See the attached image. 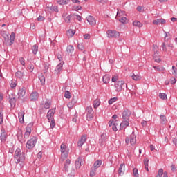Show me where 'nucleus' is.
I'll return each instance as SVG.
<instances>
[{
  "label": "nucleus",
  "mask_w": 177,
  "mask_h": 177,
  "mask_svg": "<svg viewBox=\"0 0 177 177\" xmlns=\"http://www.w3.org/2000/svg\"><path fill=\"white\" fill-rule=\"evenodd\" d=\"M50 102H49V100H46V102L44 104V109H50Z\"/></svg>",
  "instance_id": "ea45409f"
},
{
  "label": "nucleus",
  "mask_w": 177,
  "mask_h": 177,
  "mask_svg": "<svg viewBox=\"0 0 177 177\" xmlns=\"http://www.w3.org/2000/svg\"><path fill=\"white\" fill-rule=\"evenodd\" d=\"M117 123L114 122L113 124V127H112V129L113 131H114V132H117V131L118 130L117 129Z\"/></svg>",
  "instance_id": "bf43d9fd"
},
{
  "label": "nucleus",
  "mask_w": 177,
  "mask_h": 177,
  "mask_svg": "<svg viewBox=\"0 0 177 177\" xmlns=\"http://www.w3.org/2000/svg\"><path fill=\"white\" fill-rule=\"evenodd\" d=\"M77 48H78V49H80V50H84V44H78Z\"/></svg>",
  "instance_id": "e2e57ef3"
},
{
  "label": "nucleus",
  "mask_w": 177,
  "mask_h": 177,
  "mask_svg": "<svg viewBox=\"0 0 177 177\" xmlns=\"http://www.w3.org/2000/svg\"><path fill=\"white\" fill-rule=\"evenodd\" d=\"M14 159L16 164H19L21 168L24 167V161H26V153H21L20 148H17L15 151Z\"/></svg>",
  "instance_id": "f257e3e1"
},
{
  "label": "nucleus",
  "mask_w": 177,
  "mask_h": 177,
  "mask_svg": "<svg viewBox=\"0 0 177 177\" xmlns=\"http://www.w3.org/2000/svg\"><path fill=\"white\" fill-rule=\"evenodd\" d=\"M86 20L88 23H89L90 26H95L96 24V20L95 18L91 15H89L87 18Z\"/></svg>",
  "instance_id": "a211bd4d"
},
{
  "label": "nucleus",
  "mask_w": 177,
  "mask_h": 177,
  "mask_svg": "<svg viewBox=\"0 0 177 177\" xmlns=\"http://www.w3.org/2000/svg\"><path fill=\"white\" fill-rule=\"evenodd\" d=\"M37 20L38 21H44V20H45V17H44L42 15H40L38 17Z\"/></svg>",
  "instance_id": "69168bd1"
},
{
  "label": "nucleus",
  "mask_w": 177,
  "mask_h": 177,
  "mask_svg": "<svg viewBox=\"0 0 177 177\" xmlns=\"http://www.w3.org/2000/svg\"><path fill=\"white\" fill-rule=\"evenodd\" d=\"M64 97L66 99H70L71 97V93L68 91H66L64 93Z\"/></svg>",
  "instance_id": "79ce46f5"
},
{
  "label": "nucleus",
  "mask_w": 177,
  "mask_h": 177,
  "mask_svg": "<svg viewBox=\"0 0 177 177\" xmlns=\"http://www.w3.org/2000/svg\"><path fill=\"white\" fill-rule=\"evenodd\" d=\"M144 165L146 171L149 172V158H146L144 159Z\"/></svg>",
  "instance_id": "7c9ffc66"
},
{
  "label": "nucleus",
  "mask_w": 177,
  "mask_h": 177,
  "mask_svg": "<svg viewBox=\"0 0 177 177\" xmlns=\"http://www.w3.org/2000/svg\"><path fill=\"white\" fill-rule=\"evenodd\" d=\"M17 136L19 142H21L23 140V131L21 130H19L17 131Z\"/></svg>",
  "instance_id": "a878e982"
},
{
  "label": "nucleus",
  "mask_w": 177,
  "mask_h": 177,
  "mask_svg": "<svg viewBox=\"0 0 177 177\" xmlns=\"http://www.w3.org/2000/svg\"><path fill=\"white\" fill-rule=\"evenodd\" d=\"M170 82L171 85H174V84H176V79L175 77H171Z\"/></svg>",
  "instance_id": "0e129e2a"
},
{
  "label": "nucleus",
  "mask_w": 177,
  "mask_h": 177,
  "mask_svg": "<svg viewBox=\"0 0 177 177\" xmlns=\"http://www.w3.org/2000/svg\"><path fill=\"white\" fill-rule=\"evenodd\" d=\"M172 71H173V72H172L173 75H175V77H176L177 76V68L175 66H172Z\"/></svg>",
  "instance_id": "603ef678"
},
{
  "label": "nucleus",
  "mask_w": 177,
  "mask_h": 177,
  "mask_svg": "<svg viewBox=\"0 0 177 177\" xmlns=\"http://www.w3.org/2000/svg\"><path fill=\"white\" fill-rule=\"evenodd\" d=\"M129 117H131V111L128 109H125L122 112V118H123V120H129Z\"/></svg>",
  "instance_id": "2eb2a0df"
},
{
  "label": "nucleus",
  "mask_w": 177,
  "mask_h": 177,
  "mask_svg": "<svg viewBox=\"0 0 177 177\" xmlns=\"http://www.w3.org/2000/svg\"><path fill=\"white\" fill-rule=\"evenodd\" d=\"M19 62L22 66H26V62L24 57H20Z\"/></svg>",
  "instance_id": "052dcab7"
},
{
  "label": "nucleus",
  "mask_w": 177,
  "mask_h": 177,
  "mask_svg": "<svg viewBox=\"0 0 177 177\" xmlns=\"http://www.w3.org/2000/svg\"><path fill=\"white\" fill-rule=\"evenodd\" d=\"M74 34H75V30H73V29H70L66 32V35L68 37H73L74 35Z\"/></svg>",
  "instance_id": "2f4dec72"
},
{
  "label": "nucleus",
  "mask_w": 177,
  "mask_h": 177,
  "mask_svg": "<svg viewBox=\"0 0 177 177\" xmlns=\"http://www.w3.org/2000/svg\"><path fill=\"white\" fill-rule=\"evenodd\" d=\"M160 124L165 125V124L167 123V117H165V115H160Z\"/></svg>",
  "instance_id": "c85d7f7f"
},
{
  "label": "nucleus",
  "mask_w": 177,
  "mask_h": 177,
  "mask_svg": "<svg viewBox=\"0 0 177 177\" xmlns=\"http://www.w3.org/2000/svg\"><path fill=\"white\" fill-rule=\"evenodd\" d=\"M86 142V136H82L77 142L78 147H82L83 145Z\"/></svg>",
  "instance_id": "ddd939ff"
},
{
  "label": "nucleus",
  "mask_w": 177,
  "mask_h": 177,
  "mask_svg": "<svg viewBox=\"0 0 177 177\" xmlns=\"http://www.w3.org/2000/svg\"><path fill=\"white\" fill-rule=\"evenodd\" d=\"M122 88H127V84H125V82L124 80H120L115 84L116 92H120V91H122Z\"/></svg>",
  "instance_id": "20e7f679"
},
{
  "label": "nucleus",
  "mask_w": 177,
  "mask_h": 177,
  "mask_svg": "<svg viewBox=\"0 0 177 177\" xmlns=\"http://www.w3.org/2000/svg\"><path fill=\"white\" fill-rule=\"evenodd\" d=\"M84 165V157L80 156L78 159L75 161V165L77 169L81 168V165Z\"/></svg>",
  "instance_id": "1a4fd4ad"
},
{
  "label": "nucleus",
  "mask_w": 177,
  "mask_h": 177,
  "mask_svg": "<svg viewBox=\"0 0 177 177\" xmlns=\"http://www.w3.org/2000/svg\"><path fill=\"white\" fill-rule=\"evenodd\" d=\"M63 64H64V62H61L56 66L55 71L57 74H59L63 70Z\"/></svg>",
  "instance_id": "aec40b11"
},
{
  "label": "nucleus",
  "mask_w": 177,
  "mask_h": 177,
  "mask_svg": "<svg viewBox=\"0 0 177 177\" xmlns=\"http://www.w3.org/2000/svg\"><path fill=\"white\" fill-rule=\"evenodd\" d=\"M86 120L87 121H92L93 120V113H87Z\"/></svg>",
  "instance_id": "58836bf2"
},
{
  "label": "nucleus",
  "mask_w": 177,
  "mask_h": 177,
  "mask_svg": "<svg viewBox=\"0 0 177 177\" xmlns=\"http://www.w3.org/2000/svg\"><path fill=\"white\" fill-rule=\"evenodd\" d=\"M66 23H70V20H71V15H68L67 17L64 18Z\"/></svg>",
  "instance_id": "5fc2aeb1"
},
{
  "label": "nucleus",
  "mask_w": 177,
  "mask_h": 177,
  "mask_svg": "<svg viewBox=\"0 0 177 177\" xmlns=\"http://www.w3.org/2000/svg\"><path fill=\"white\" fill-rule=\"evenodd\" d=\"M86 111L87 114H93V109L91 106L86 107Z\"/></svg>",
  "instance_id": "a19ab883"
},
{
  "label": "nucleus",
  "mask_w": 177,
  "mask_h": 177,
  "mask_svg": "<svg viewBox=\"0 0 177 177\" xmlns=\"http://www.w3.org/2000/svg\"><path fill=\"white\" fill-rule=\"evenodd\" d=\"M26 87L23 86L21 88H20L18 91V99H20L21 97H24V96H26Z\"/></svg>",
  "instance_id": "9b49d317"
},
{
  "label": "nucleus",
  "mask_w": 177,
  "mask_h": 177,
  "mask_svg": "<svg viewBox=\"0 0 177 177\" xmlns=\"http://www.w3.org/2000/svg\"><path fill=\"white\" fill-rule=\"evenodd\" d=\"M57 2L59 5H67L70 0H57Z\"/></svg>",
  "instance_id": "c756f323"
},
{
  "label": "nucleus",
  "mask_w": 177,
  "mask_h": 177,
  "mask_svg": "<svg viewBox=\"0 0 177 177\" xmlns=\"http://www.w3.org/2000/svg\"><path fill=\"white\" fill-rule=\"evenodd\" d=\"M102 81L104 84H109V82H110V76L109 75H105L102 77Z\"/></svg>",
  "instance_id": "cd10ccee"
},
{
  "label": "nucleus",
  "mask_w": 177,
  "mask_h": 177,
  "mask_svg": "<svg viewBox=\"0 0 177 177\" xmlns=\"http://www.w3.org/2000/svg\"><path fill=\"white\" fill-rule=\"evenodd\" d=\"M125 142L128 145V143H131V145H135L136 143V136L135 133H132L129 137H127L125 139Z\"/></svg>",
  "instance_id": "0eeeda50"
},
{
  "label": "nucleus",
  "mask_w": 177,
  "mask_h": 177,
  "mask_svg": "<svg viewBox=\"0 0 177 177\" xmlns=\"http://www.w3.org/2000/svg\"><path fill=\"white\" fill-rule=\"evenodd\" d=\"M162 48L163 52H167V46L165 45V42L162 43Z\"/></svg>",
  "instance_id": "338daca9"
},
{
  "label": "nucleus",
  "mask_w": 177,
  "mask_h": 177,
  "mask_svg": "<svg viewBox=\"0 0 177 177\" xmlns=\"http://www.w3.org/2000/svg\"><path fill=\"white\" fill-rule=\"evenodd\" d=\"M30 100L32 102H35V100H37L38 99V93L37 91H34L30 94Z\"/></svg>",
  "instance_id": "412c9836"
},
{
  "label": "nucleus",
  "mask_w": 177,
  "mask_h": 177,
  "mask_svg": "<svg viewBox=\"0 0 177 177\" xmlns=\"http://www.w3.org/2000/svg\"><path fill=\"white\" fill-rule=\"evenodd\" d=\"M66 52L68 55H70L71 56L73 55V52H74V46L73 45H69L66 48Z\"/></svg>",
  "instance_id": "5701e85b"
},
{
  "label": "nucleus",
  "mask_w": 177,
  "mask_h": 177,
  "mask_svg": "<svg viewBox=\"0 0 177 177\" xmlns=\"http://www.w3.org/2000/svg\"><path fill=\"white\" fill-rule=\"evenodd\" d=\"M17 85V82H16V80H12L10 83L11 88H16Z\"/></svg>",
  "instance_id": "864d4df0"
},
{
  "label": "nucleus",
  "mask_w": 177,
  "mask_h": 177,
  "mask_svg": "<svg viewBox=\"0 0 177 177\" xmlns=\"http://www.w3.org/2000/svg\"><path fill=\"white\" fill-rule=\"evenodd\" d=\"M119 21H120V23H122V24H126V23H128L129 20H128V19H127V17H122L120 19H119Z\"/></svg>",
  "instance_id": "c9c22d12"
},
{
  "label": "nucleus",
  "mask_w": 177,
  "mask_h": 177,
  "mask_svg": "<svg viewBox=\"0 0 177 177\" xmlns=\"http://www.w3.org/2000/svg\"><path fill=\"white\" fill-rule=\"evenodd\" d=\"M102 165V160H96L93 164V168L97 169Z\"/></svg>",
  "instance_id": "bb28decb"
},
{
  "label": "nucleus",
  "mask_w": 177,
  "mask_h": 177,
  "mask_svg": "<svg viewBox=\"0 0 177 177\" xmlns=\"http://www.w3.org/2000/svg\"><path fill=\"white\" fill-rule=\"evenodd\" d=\"M124 168H125V164H124V163L120 164V165L119 167L118 171L119 175H122V169H124Z\"/></svg>",
  "instance_id": "f704fd0d"
},
{
  "label": "nucleus",
  "mask_w": 177,
  "mask_h": 177,
  "mask_svg": "<svg viewBox=\"0 0 177 177\" xmlns=\"http://www.w3.org/2000/svg\"><path fill=\"white\" fill-rule=\"evenodd\" d=\"M3 124V111L0 109V125Z\"/></svg>",
  "instance_id": "e433bc0d"
},
{
  "label": "nucleus",
  "mask_w": 177,
  "mask_h": 177,
  "mask_svg": "<svg viewBox=\"0 0 177 177\" xmlns=\"http://www.w3.org/2000/svg\"><path fill=\"white\" fill-rule=\"evenodd\" d=\"M50 10L51 12H59V9H58L57 6H51Z\"/></svg>",
  "instance_id": "3c124183"
},
{
  "label": "nucleus",
  "mask_w": 177,
  "mask_h": 177,
  "mask_svg": "<svg viewBox=\"0 0 177 177\" xmlns=\"http://www.w3.org/2000/svg\"><path fill=\"white\" fill-rule=\"evenodd\" d=\"M37 158H39V160H41V158H42V151H39L37 155Z\"/></svg>",
  "instance_id": "774afa93"
},
{
  "label": "nucleus",
  "mask_w": 177,
  "mask_h": 177,
  "mask_svg": "<svg viewBox=\"0 0 177 177\" xmlns=\"http://www.w3.org/2000/svg\"><path fill=\"white\" fill-rule=\"evenodd\" d=\"M129 125V120H123L120 124V129H125Z\"/></svg>",
  "instance_id": "dca6fc26"
},
{
  "label": "nucleus",
  "mask_w": 177,
  "mask_h": 177,
  "mask_svg": "<svg viewBox=\"0 0 177 177\" xmlns=\"http://www.w3.org/2000/svg\"><path fill=\"white\" fill-rule=\"evenodd\" d=\"M9 103L11 107H15L16 106V97L14 93H11L8 97Z\"/></svg>",
  "instance_id": "6e6552de"
},
{
  "label": "nucleus",
  "mask_w": 177,
  "mask_h": 177,
  "mask_svg": "<svg viewBox=\"0 0 177 177\" xmlns=\"http://www.w3.org/2000/svg\"><path fill=\"white\" fill-rule=\"evenodd\" d=\"M153 60H155L156 63H160V62H161L160 55H158V51H156L155 53L153 54Z\"/></svg>",
  "instance_id": "b1692460"
},
{
  "label": "nucleus",
  "mask_w": 177,
  "mask_h": 177,
  "mask_svg": "<svg viewBox=\"0 0 177 177\" xmlns=\"http://www.w3.org/2000/svg\"><path fill=\"white\" fill-rule=\"evenodd\" d=\"M131 78H132V80H133L134 81H139V80H140V76L134 75V74L133 73V75H131Z\"/></svg>",
  "instance_id": "37998d69"
},
{
  "label": "nucleus",
  "mask_w": 177,
  "mask_h": 177,
  "mask_svg": "<svg viewBox=\"0 0 177 177\" xmlns=\"http://www.w3.org/2000/svg\"><path fill=\"white\" fill-rule=\"evenodd\" d=\"M24 111H21L18 113V118L21 124H23L24 122Z\"/></svg>",
  "instance_id": "4be33fe9"
},
{
  "label": "nucleus",
  "mask_w": 177,
  "mask_h": 177,
  "mask_svg": "<svg viewBox=\"0 0 177 177\" xmlns=\"http://www.w3.org/2000/svg\"><path fill=\"white\" fill-rule=\"evenodd\" d=\"M159 97L162 99V100H165V99H167V94L160 93H159Z\"/></svg>",
  "instance_id": "8fccbe9b"
},
{
  "label": "nucleus",
  "mask_w": 177,
  "mask_h": 177,
  "mask_svg": "<svg viewBox=\"0 0 177 177\" xmlns=\"http://www.w3.org/2000/svg\"><path fill=\"white\" fill-rule=\"evenodd\" d=\"M106 35L108 38H119L120 33L117 30H109L106 31Z\"/></svg>",
  "instance_id": "423d86ee"
},
{
  "label": "nucleus",
  "mask_w": 177,
  "mask_h": 177,
  "mask_svg": "<svg viewBox=\"0 0 177 177\" xmlns=\"http://www.w3.org/2000/svg\"><path fill=\"white\" fill-rule=\"evenodd\" d=\"M6 138H8V134L6 133V131H5V129H3L1 131V136H0L1 141L3 143H5V142H6Z\"/></svg>",
  "instance_id": "f8f14e48"
},
{
  "label": "nucleus",
  "mask_w": 177,
  "mask_h": 177,
  "mask_svg": "<svg viewBox=\"0 0 177 177\" xmlns=\"http://www.w3.org/2000/svg\"><path fill=\"white\" fill-rule=\"evenodd\" d=\"M32 50L33 55H37V53H38V45L35 44V45L32 47Z\"/></svg>",
  "instance_id": "72a5a7b5"
},
{
  "label": "nucleus",
  "mask_w": 177,
  "mask_h": 177,
  "mask_svg": "<svg viewBox=\"0 0 177 177\" xmlns=\"http://www.w3.org/2000/svg\"><path fill=\"white\" fill-rule=\"evenodd\" d=\"M93 106H94V109H97V107L100 106V102H99V100H95L94 101Z\"/></svg>",
  "instance_id": "a18cd8bd"
},
{
  "label": "nucleus",
  "mask_w": 177,
  "mask_h": 177,
  "mask_svg": "<svg viewBox=\"0 0 177 177\" xmlns=\"http://www.w3.org/2000/svg\"><path fill=\"white\" fill-rule=\"evenodd\" d=\"M39 80H40L41 85H45V76L44 75H41L39 77Z\"/></svg>",
  "instance_id": "c03bdc74"
},
{
  "label": "nucleus",
  "mask_w": 177,
  "mask_h": 177,
  "mask_svg": "<svg viewBox=\"0 0 177 177\" xmlns=\"http://www.w3.org/2000/svg\"><path fill=\"white\" fill-rule=\"evenodd\" d=\"M107 139H109V136H107V134L106 133H103L101 135V138L99 140V142L100 143V145L103 146V145H104V143H106V140H107Z\"/></svg>",
  "instance_id": "9d476101"
},
{
  "label": "nucleus",
  "mask_w": 177,
  "mask_h": 177,
  "mask_svg": "<svg viewBox=\"0 0 177 177\" xmlns=\"http://www.w3.org/2000/svg\"><path fill=\"white\" fill-rule=\"evenodd\" d=\"M55 113H56V110L55 109H50L48 112L47 113V118L48 121H50V119L53 115H55Z\"/></svg>",
  "instance_id": "6ab92c4d"
},
{
  "label": "nucleus",
  "mask_w": 177,
  "mask_h": 177,
  "mask_svg": "<svg viewBox=\"0 0 177 177\" xmlns=\"http://www.w3.org/2000/svg\"><path fill=\"white\" fill-rule=\"evenodd\" d=\"M158 176H164V169H160L158 171Z\"/></svg>",
  "instance_id": "4d7b16f0"
},
{
  "label": "nucleus",
  "mask_w": 177,
  "mask_h": 177,
  "mask_svg": "<svg viewBox=\"0 0 177 177\" xmlns=\"http://www.w3.org/2000/svg\"><path fill=\"white\" fill-rule=\"evenodd\" d=\"M15 77H17V78H19V80H22L23 77H24V73L18 71L15 73Z\"/></svg>",
  "instance_id": "393cba45"
},
{
  "label": "nucleus",
  "mask_w": 177,
  "mask_h": 177,
  "mask_svg": "<svg viewBox=\"0 0 177 177\" xmlns=\"http://www.w3.org/2000/svg\"><path fill=\"white\" fill-rule=\"evenodd\" d=\"M48 70H49V64H48L47 63H46L44 64V73H47Z\"/></svg>",
  "instance_id": "13d9d810"
},
{
  "label": "nucleus",
  "mask_w": 177,
  "mask_h": 177,
  "mask_svg": "<svg viewBox=\"0 0 177 177\" xmlns=\"http://www.w3.org/2000/svg\"><path fill=\"white\" fill-rule=\"evenodd\" d=\"M55 126H56V122H55V120L54 119H51V121H50V128L53 129V128H55Z\"/></svg>",
  "instance_id": "6e6d98bb"
},
{
  "label": "nucleus",
  "mask_w": 177,
  "mask_h": 177,
  "mask_svg": "<svg viewBox=\"0 0 177 177\" xmlns=\"http://www.w3.org/2000/svg\"><path fill=\"white\" fill-rule=\"evenodd\" d=\"M28 69L30 73H32V71H34V65H32V64H29Z\"/></svg>",
  "instance_id": "680f3d73"
},
{
  "label": "nucleus",
  "mask_w": 177,
  "mask_h": 177,
  "mask_svg": "<svg viewBox=\"0 0 177 177\" xmlns=\"http://www.w3.org/2000/svg\"><path fill=\"white\" fill-rule=\"evenodd\" d=\"M31 127H32V124H29L26 127V131L25 132V134H24V138L26 139H28L30 135H31Z\"/></svg>",
  "instance_id": "4468645a"
},
{
  "label": "nucleus",
  "mask_w": 177,
  "mask_h": 177,
  "mask_svg": "<svg viewBox=\"0 0 177 177\" xmlns=\"http://www.w3.org/2000/svg\"><path fill=\"white\" fill-rule=\"evenodd\" d=\"M133 24L136 27H142V26H143V24L142 23H140V21H134L133 22Z\"/></svg>",
  "instance_id": "4c0bfd02"
},
{
  "label": "nucleus",
  "mask_w": 177,
  "mask_h": 177,
  "mask_svg": "<svg viewBox=\"0 0 177 177\" xmlns=\"http://www.w3.org/2000/svg\"><path fill=\"white\" fill-rule=\"evenodd\" d=\"M133 173L134 176L139 177V171L138 170L137 168H134L133 169Z\"/></svg>",
  "instance_id": "09e8293b"
},
{
  "label": "nucleus",
  "mask_w": 177,
  "mask_h": 177,
  "mask_svg": "<svg viewBox=\"0 0 177 177\" xmlns=\"http://www.w3.org/2000/svg\"><path fill=\"white\" fill-rule=\"evenodd\" d=\"M166 23L167 21H165V19L162 18L155 19L153 21V24H155L156 26H158V24H165Z\"/></svg>",
  "instance_id": "f3484780"
},
{
  "label": "nucleus",
  "mask_w": 177,
  "mask_h": 177,
  "mask_svg": "<svg viewBox=\"0 0 177 177\" xmlns=\"http://www.w3.org/2000/svg\"><path fill=\"white\" fill-rule=\"evenodd\" d=\"M71 164V161L69 160V159H67L66 160V163L64 164V170L66 171V172H68V165H70Z\"/></svg>",
  "instance_id": "473e14b6"
},
{
  "label": "nucleus",
  "mask_w": 177,
  "mask_h": 177,
  "mask_svg": "<svg viewBox=\"0 0 177 177\" xmlns=\"http://www.w3.org/2000/svg\"><path fill=\"white\" fill-rule=\"evenodd\" d=\"M1 35L3 38H4V44L8 45V42H9L10 41V42L8 43L9 46H12V45H13V44L15 43V38H16V34L15 32L11 33L10 39L9 35L6 31L2 32Z\"/></svg>",
  "instance_id": "f03ea898"
},
{
  "label": "nucleus",
  "mask_w": 177,
  "mask_h": 177,
  "mask_svg": "<svg viewBox=\"0 0 177 177\" xmlns=\"http://www.w3.org/2000/svg\"><path fill=\"white\" fill-rule=\"evenodd\" d=\"M118 99V98H117V97L111 98L108 101L109 104H113V103H115V102H117Z\"/></svg>",
  "instance_id": "de8ad7c7"
},
{
  "label": "nucleus",
  "mask_w": 177,
  "mask_h": 177,
  "mask_svg": "<svg viewBox=\"0 0 177 177\" xmlns=\"http://www.w3.org/2000/svg\"><path fill=\"white\" fill-rule=\"evenodd\" d=\"M37 137H33L30 140L27 141L26 148L29 150L31 149H34L35 147V145L37 144Z\"/></svg>",
  "instance_id": "39448f33"
},
{
  "label": "nucleus",
  "mask_w": 177,
  "mask_h": 177,
  "mask_svg": "<svg viewBox=\"0 0 177 177\" xmlns=\"http://www.w3.org/2000/svg\"><path fill=\"white\" fill-rule=\"evenodd\" d=\"M95 175H96V169L93 167V169H91L90 171V176L93 177L95 176Z\"/></svg>",
  "instance_id": "49530a36"
},
{
  "label": "nucleus",
  "mask_w": 177,
  "mask_h": 177,
  "mask_svg": "<svg viewBox=\"0 0 177 177\" xmlns=\"http://www.w3.org/2000/svg\"><path fill=\"white\" fill-rule=\"evenodd\" d=\"M60 149H61V158L59 160L62 161V162H63V161H64V160H66V158L68 157L69 149H68V147L64 143H62L61 145Z\"/></svg>",
  "instance_id": "7ed1b4c3"
}]
</instances>
